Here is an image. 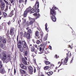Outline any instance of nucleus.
I'll return each instance as SVG.
<instances>
[{
    "mask_svg": "<svg viewBox=\"0 0 76 76\" xmlns=\"http://www.w3.org/2000/svg\"><path fill=\"white\" fill-rule=\"evenodd\" d=\"M44 48H43L42 49V52H44Z\"/></svg>",
    "mask_w": 76,
    "mask_h": 76,
    "instance_id": "nucleus-59",
    "label": "nucleus"
},
{
    "mask_svg": "<svg viewBox=\"0 0 76 76\" xmlns=\"http://www.w3.org/2000/svg\"><path fill=\"white\" fill-rule=\"evenodd\" d=\"M45 63L46 64H50V63L48 61H45Z\"/></svg>",
    "mask_w": 76,
    "mask_h": 76,
    "instance_id": "nucleus-34",
    "label": "nucleus"
},
{
    "mask_svg": "<svg viewBox=\"0 0 76 76\" xmlns=\"http://www.w3.org/2000/svg\"><path fill=\"white\" fill-rule=\"evenodd\" d=\"M68 57H69V54L66 53V57L64 61V62L65 63H66L67 62V61H68V60L69 59Z\"/></svg>",
    "mask_w": 76,
    "mask_h": 76,
    "instance_id": "nucleus-11",
    "label": "nucleus"
},
{
    "mask_svg": "<svg viewBox=\"0 0 76 76\" xmlns=\"http://www.w3.org/2000/svg\"><path fill=\"white\" fill-rule=\"evenodd\" d=\"M26 25L27 26H29V25H30V23H29V22L28 21V22H27L26 23Z\"/></svg>",
    "mask_w": 76,
    "mask_h": 76,
    "instance_id": "nucleus-29",
    "label": "nucleus"
},
{
    "mask_svg": "<svg viewBox=\"0 0 76 76\" xmlns=\"http://www.w3.org/2000/svg\"><path fill=\"white\" fill-rule=\"evenodd\" d=\"M22 44L23 48H26L27 49H28V46L26 42H25V41L24 40L22 41V42L20 40L18 43V48L19 49H20V50L21 52L23 51V48L22 46Z\"/></svg>",
    "mask_w": 76,
    "mask_h": 76,
    "instance_id": "nucleus-1",
    "label": "nucleus"
},
{
    "mask_svg": "<svg viewBox=\"0 0 76 76\" xmlns=\"http://www.w3.org/2000/svg\"><path fill=\"white\" fill-rule=\"evenodd\" d=\"M4 1L6 3V6L10 5L9 8V9L10 10V9H11V7H12V4H10L9 3V2L6 0H4Z\"/></svg>",
    "mask_w": 76,
    "mask_h": 76,
    "instance_id": "nucleus-9",
    "label": "nucleus"
},
{
    "mask_svg": "<svg viewBox=\"0 0 76 76\" xmlns=\"http://www.w3.org/2000/svg\"><path fill=\"white\" fill-rule=\"evenodd\" d=\"M35 36L36 37H38L39 36V32L36 31L35 33Z\"/></svg>",
    "mask_w": 76,
    "mask_h": 76,
    "instance_id": "nucleus-28",
    "label": "nucleus"
},
{
    "mask_svg": "<svg viewBox=\"0 0 76 76\" xmlns=\"http://www.w3.org/2000/svg\"><path fill=\"white\" fill-rule=\"evenodd\" d=\"M32 46V44H30V46H29V47L30 48H31V47H31Z\"/></svg>",
    "mask_w": 76,
    "mask_h": 76,
    "instance_id": "nucleus-60",
    "label": "nucleus"
},
{
    "mask_svg": "<svg viewBox=\"0 0 76 76\" xmlns=\"http://www.w3.org/2000/svg\"><path fill=\"white\" fill-rule=\"evenodd\" d=\"M22 62L23 63L25 64V65H28V64L27 63V62H26V61L25 59H22Z\"/></svg>",
    "mask_w": 76,
    "mask_h": 76,
    "instance_id": "nucleus-15",
    "label": "nucleus"
},
{
    "mask_svg": "<svg viewBox=\"0 0 76 76\" xmlns=\"http://www.w3.org/2000/svg\"><path fill=\"white\" fill-rule=\"evenodd\" d=\"M1 10H4V7H5V3L3 2L1 4Z\"/></svg>",
    "mask_w": 76,
    "mask_h": 76,
    "instance_id": "nucleus-8",
    "label": "nucleus"
},
{
    "mask_svg": "<svg viewBox=\"0 0 76 76\" xmlns=\"http://www.w3.org/2000/svg\"><path fill=\"white\" fill-rule=\"evenodd\" d=\"M42 50V48L40 47L39 48V51H41Z\"/></svg>",
    "mask_w": 76,
    "mask_h": 76,
    "instance_id": "nucleus-51",
    "label": "nucleus"
},
{
    "mask_svg": "<svg viewBox=\"0 0 76 76\" xmlns=\"http://www.w3.org/2000/svg\"><path fill=\"white\" fill-rule=\"evenodd\" d=\"M28 18L29 19V20H31L29 22L30 25H32L33 24L34 22H35V20L34 18H32L30 17H28Z\"/></svg>",
    "mask_w": 76,
    "mask_h": 76,
    "instance_id": "nucleus-6",
    "label": "nucleus"
},
{
    "mask_svg": "<svg viewBox=\"0 0 76 76\" xmlns=\"http://www.w3.org/2000/svg\"><path fill=\"white\" fill-rule=\"evenodd\" d=\"M15 29V28H11L10 29V35H12V36H13V34H15V32H14Z\"/></svg>",
    "mask_w": 76,
    "mask_h": 76,
    "instance_id": "nucleus-7",
    "label": "nucleus"
},
{
    "mask_svg": "<svg viewBox=\"0 0 76 76\" xmlns=\"http://www.w3.org/2000/svg\"><path fill=\"white\" fill-rule=\"evenodd\" d=\"M40 52H39L38 53L39 54H42V53H43V52H42V50L41 51H40Z\"/></svg>",
    "mask_w": 76,
    "mask_h": 76,
    "instance_id": "nucleus-44",
    "label": "nucleus"
},
{
    "mask_svg": "<svg viewBox=\"0 0 76 76\" xmlns=\"http://www.w3.org/2000/svg\"><path fill=\"white\" fill-rule=\"evenodd\" d=\"M0 46L1 48H5V45H3V44H1L0 45Z\"/></svg>",
    "mask_w": 76,
    "mask_h": 76,
    "instance_id": "nucleus-31",
    "label": "nucleus"
},
{
    "mask_svg": "<svg viewBox=\"0 0 76 76\" xmlns=\"http://www.w3.org/2000/svg\"><path fill=\"white\" fill-rule=\"evenodd\" d=\"M28 69L29 70V73L30 75H32L34 73V69L31 66H29L28 67Z\"/></svg>",
    "mask_w": 76,
    "mask_h": 76,
    "instance_id": "nucleus-5",
    "label": "nucleus"
},
{
    "mask_svg": "<svg viewBox=\"0 0 76 76\" xmlns=\"http://www.w3.org/2000/svg\"><path fill=\"white\" fill-rule=\"evenodd\" d=\"M23 1H24L23 0H19V2L20 3H21L23 2Z\"/></svg>",
    "mask_w": 76,
    "mask_h": 76,
    "instance_id": "nucleus-42",
    "label": "nucleus"
},
{
    "mask_svg": "<svg viewBox=\"0 0 76 76\" xmlns=\"http://www.w3.org/2000/svg\"><path fill=\"white\" fill-rule=\"evenodd\" d=\"M35 12V10L32 9L31 10H30V13H34Z\"/></svg>",
    "mask_w": 76,
    "mask_h": 76,
    "instance_id": "nucleus-30",
    "label": "nucleus"
},
{
    "mask_svg": "<svg viewBox=\"0 0 76 76\" xmlns=\"http://www.w3.org/2000/svg\"><path fill=\"white\" fill-rule=\"evenodd\" d=\"M3 68H4L3 67L2 65H0V70H1V69H3Z\"/></svg>",
    "mask_w": 76,
    "mask_h": 76,
    "instance_id": "nucleus-38",
    "label": "nucleus"
},
{
    "mask_svg": "<svg viewBox=\"0 0 76 76\" xmlns=\"http://www.w3.org/2000/svg\"><path fill=\"white\" fill-rule=\"evenodd\" d=\"M38 37V39H39V38H40V36H38L37 37Z\"/></svg>",
    "mask_w": 76,
    "mask_h": 76,
    "instance_id": "nucleus-62",
    "label": "nucleus"
},
{
    "mask_svg": "<svg viewBox=\"0 0 76 76\" xmlns=\"http://www.w3.org/2000/svg\"><path fill=\"white\" fill-rule=\"evenodd\" d=\"M73 60V58H72V60H71V61H70V63H72V62Z\"/></svg>",
    "mask_w": 76,
    "mask_h": 76,
    "instance_id": "nucleus-48",
    "label": "nucleus"
},
{
    "mask_svg": "<svg viewBox=\"0 0 76 76\" xmlns=\"http://www.w3.org/2000/svg\"><path fill=\"white\" fill-rule=\"evenodd\" d=\"M13 11L12 10L10 13L9 14V17H12V15H13Z\"/></svg>",
    "mask_w": 76,
    "mask_h": 76,
    "instance_id": "nucleus-18",
    "label": "nucleus"
},
{
    "mask_svg": "<svg viewBox=\"0 0 76 76\" xmlns=\"http://www.w3.org/2000/svg\"><path fill=\"white\" fill-rule=\"evenodd\" d=\"M10 1L11 3L12 4V5H13L14 4L15 2H14L15 0H10Z\"/></svg>",
    "mask_w": 76,
    "mask_h": 76,
    "instance_id": "nucleus-27",
    "label": "nucleus"
},
{
    "mask_svg": "<svg viewBox=\"0 0 76 76\" xmlns=\"http://www.w3.org/2000/svg\"><path fill=\"white\" fill-rule=\"evenodd\" d=\"M25 18H26V17H24V15L23 18H22V20H23V23H25L26 22V19Z\"/></svg>",
    "mask_w": 76,
    "mask_h": 76,
    "instance_id": "nucleus-26",
    "label": "nucleus"
},
{
    "mask_svg": "<svg viewBox=\"0 0 76 76\" xmlns=\"http://www.w3.org/2000/svg\"><path fill=\"white\" fill-rule=\"evenodd\" d=\"M0 73L2 74H5L6 73V71L4 70V68H3L2 69L0 70Z\"/></svg>",
    "mask_w": 76,
    "mask_h": 76,
    "instance_id": "nucleus-10",
    "label": "nucleus"
},
{
    "mask_svg": "<svg viewBox=\"0 0 76 76\" xmlns=\"http://www.w3.org/2000/svg\"><path fill=\"white\" fill-rule=\"evenodd\" d=\"M70 53L69 56H70H70H72V54L71 53V52L70 51L68 52V53Z\"/></svg>",
    "mask_w": 76,
    "mask_h": 76,
    "instance_id": "nucleus-46",
    "label": "nucleus"
},
{
    "mask_svg": "<svg viewBox=\"0 0 76 76\" xmlns=\"http://www.w3.org/2000/svg\"><path fill=\"white\" fill-rule=\"evenodd\" d=\"M62 60H63V59H62L61 60V63L59 66V67H60V66L62 64H63V62H62Z\"/></svg>",
    "mask_w": 76,
    "mask_h": 76,
    "instance_id": "nucleus-43",
    "label": "nucleus"
},
{
    "mask_svg": "<svg viewBox=\"0 0 76 76\" xmlns=\"http://www.w3.org/2000/svg\"><path fill=\"white\" fill-rule=\"evenodd\" d=\"M31 9V7H28L26 9L23 15L24 16V17H26L28 13L30 12Z\"/></svg>",
    "mask_w": 76,
    "mask_h": 76,
    "instance_id": "nucleus-3",
    "label": "nucleus"
},
{
    "mask_svg": "<svg viewBox=\"0 0 76 76\" xmlns=\"http://www.w3.org/2000/svg\"><path fill=\"white\" fill-rule=\"evenodd\" d=\"M30 48L31 51L34 52V51H35V48L34 46L32 47H30Z\"/></svg>",
    "mask_w": 76,
    "mask_h": 76,
    "instance_id": "nucleus-20",
    "label": "nucleus"
},
{
    "mask_svg": "<svg viewBox=\"0 0 76 76\" xmlns=\"http://www.w3.org/2000/svg\"><path fill=\"white\" fill-rule=\"evenodd\" d=\"M16 69H14V73L15 74L16 73Z\"/></svg>",
    "mask_w": 76,
    "mask_h": 76,
    "instance_id": "nucleus-53",
    "label": "nucleus"
},
{
    "mask_svg": "<svg viewBox=\"0 0 76 76\" xmlns=\"http://www.w3.org/2000/svg\"><path fill=\"white\" fill-rule=\"evenodd\" d=\"M8 25H9L10 24V21H9L7 23Z\"/></svg>",
    "mask_w": 76,
    "mask_h": 76,
    "instance_id": "nucleus-47",
    "label": "nucleus"
},
{
    "mask_svg": "<svg viewBox=\"0 0 76 76\" xmlns=\"http://www.w3.org/2000/svg\"><path fill=\"white\" fill-rule=\"evenodd\" d=\"M2 28H3V27L0 26V29H2Z\"/></svg>",
    "mask_w": 76,
    "mask_h": 76,
    "instance_id": "nucleus-61",
    "label": "nucleus"
},
{
    "mask_svg": "<svg viewBox=\"0 0 76 76\" xmlns=\"http://www.w3.org/2000/svg\"><path fill=\"white\" fill-rule=\"evenodd\" d=\"M20 73H22L23 74H25V73H26L25 71L22 69H20Z\"/></svg>",
    "mask_w": 76,
    "mask_h": 76,
    "instance_id": "nucleus-21",
    "label": "nucleus"
},
{
    "mask_svg": "<svg viewBox=\"0 0 76 76\" xmlns=\"http://www.w3.org/2000/svg\"><path fill=\"white\" fill-rule=\"evenodd\" d=\"M20 67L22 69H26V67L24 66L22 64H20Z\"/></svg>",
    "mask_w": 76,
    "mask_h": 76,
    "instance_id": "nucleus-16",
    "label": "nucleus"
},
{
    "mask_svg": "<svg viewBox=\"0 0 76 76\" xmlns=\"http://www.w3.org/2000/svg\"><path fill=\"white\" fill-rule=\"evenodd\" d=\"M31 33H28L27 34V38L28 39H29L31 38Z\"/></svg>",
    "mask_w": 76,
    "mask_h": 76,
    "instance_id": "nucleus-12",
    "label": "nucleus"
},
{
    "mask_svg": "<svg viewBox=\"0 0 76 76\" xmlns=\"http://www.w3.org/2000/svg\"><path fill=\"white\" fill-rule=\"evenodd\" d=\"M28 54V52L27 51H26L24 53V55L25 56H27V54Z\"/></svg>",
    "mask_w": 76,
    "mask_h": 76,
    "instance_id": "nucleus-37",
    "label": "nucleus"
},
{
    "mask_svg": "<svg viewBox=\"0 0 76 76\" xmlns=\"http://www.w3.org/2000/svg\"><path fill=\"white\" fill-rule=\"evenodd\" d=\"M2 56H3V57H1V60H2V61H5L6 62H7V63L8 62L9 60L6 59V54L4 53V52H3Z\"/></svg>",
    "mask_w": 76,
    "mask_h": 76,
    "instance_id": "nucleus-4",
    "label": "nucleus"
},
{
    "mask_svg": "<svg viewBox=\"0 0 76 76\" xmlns=\"http://www.w3.org/2000/svg\"><path fill=\"white\" fill-rule=\"evenodd\" d=\"M2 1H3V0H0V2H1V3H2Z\"/></svg>",
    "mask_w": 76,
    "mask_h": 76,
    "instance_id": "nucleus-55",
    "label": "nucleus"
},
{
    "mask_svg": "<svg viewBox=\"0 0 76 76\" xmlns=\"http://www.w3.org/2000/svg\"><path fill=\"white\" fill-rule=\"evenodd\" d=\"M49 49H50V50H51L52 48L51 46H49Z\"/></svg>",
    "mask_w": 76,
    "mask_h": 76,
    "instance_id": "nucleus-49",
    "label": "nucleus"
},
{
    "mask_svg": "<svg viewBox=\"0 0 76 76\" xmlns=\"http://www.w3.org/2000/svg\"><path fill=\"white\" fill-rule=\"evenodd\" d=\"M47 23H46L45 24V28L46 31H47V32H48V30H47Z\"/></svg>",
    "mask_w": 76,
    "mask_h": 76,
    "instance_id": "nucleus-32",
    "label": "nucleus"
},
{
    "mask_svg": "<svg viewBox=\"0 0 76 76\" xmlns=\"http://www.w3.org/2000/svg\"><path fill=\"white\" fill-rule=\"evenodd\" d=\"M53 73L52 72H48L47 73V75H51L52 74H53Z\"/></svg>",
    "mask_w": 76,
    "mask_h": 76,
    "instance_id": "nucleus-25",
    "label": "nucleus"
},
{
    "mask_svg": "<svg viewBox=\"0 0 76 76\" xmlns=\"http://www.w3.org/2000/svg\"><path fill=\"white\" fill-rule=\"evenodd\" d=\"M48 69V66H45L44 68L45 70H47Z\"/></svg>",
    "mask_w": 76,
    "mask_h": 76,
    "instance_id": "nucleus-41",
    "label": "nucleus"
},
{
    "mask_svg": "<svg viewBox=\"0 0 76 76\" xmlns=\"http://www.w3.org/2000/svg\"><path fill=\"white\" fill-rule=\"evenodd\" d=\"M53 9H54L55 10H57V7H55V6L53 7V8L51 9H52L53 10H54Z\"/></svg>",
    "mask_w": 76,
    "mask_h": 76,
    "instance_id": "nucleus-36",
    "label": "nucleus"
},
{
    "mask_svg": "<svg viewBox=\"0 0 76 76\" xmlns=\"http://www.w3.org/2000/svg\"><path fill=\"white\" fill-rule=\"evenodd\" d=\"M50 17L52 20L53 22H55L56 21V18L55 16V15H56V11L55 10H53V9L50 10Z\"/></svg>",
    "mask_w": 76,
    "mask_h": 76,
    "instance_id": "nucleus-2",
    "label": "nucleus"
},
{
    "mask_svg": "<svg viewBox=\"0 0 76 76\" xmlns=\"http://www.w3.org/2000/svg\"><path fill=\"white\" fill-rule=\"evenodd\" d=\"M7 57L8 58H10V54L8 55Z\"/></svg>",
    "mask_w": 76,
    "mask_h": 76,
    "instance_id": "nucleus-45",
    "label": "nucleus"
},
{
    "mask_svg": "<svg viewBox=\"0 0 76 76\" xmlns=\"http://www.w3.org/2000/svg\"><path fill=\"white\" fill-rule=\"evenodd\" d=\"M34 16H35L37 18H39V17H40V15L38 13H35L34 14Z\"/></svg>",
    "mask_w": 76,
    "mask_h": 76,
    "instance_id": "nucleus-14",
    "label": "nucleus"
},
{
    "mask_svg": "<svg viewBox=\"0 0 76 76\" xmlns=\"http://www.w3.org/2000/svg\"><path fill=\"white\" fill-rule=\"evenodd\" d=\"M24 35H26V31H25Z\"/></svg>",
    "mask_w": 76,
    "mask_h": 76,
    "instance_id": "nucleus-57",
    "label": "nucleus"
},
{
    "mask_svg": "<svg viewBox=\"0 0 76 76\" xmlns=\"http://www.w3.org/2000/svg\"><path fill=\"white\" fill-rule=\"evenodd\" d=\"M18 38H19V36L18 35L17 37V40L18 42V39H19Z\"/></svg>",
    "mask_w": 76,
    "mask_h": 76,
    "instance_id": "nucleus-50",
    "label": "nucleus"
},
{
    "mask_svg": "<svg viewBox=\"0 0 76 76\" xmlns=\"http://www.w3.org/2000/svg\"><path fill=\"white\" fill-rule=\"evenodd\" d=\"M3 16L4 18H7L8 16H7V14L6 12H4L3 14Z\"/></svg>",
    "mask_w": 76,
    "mask_h": 76,
    "instance_id": "nucleus-17",
    "label": "nucleus"
},
{
    "mask_svg": "<svg viewBox=\"0 0 76 76\" xmlns=\"http://www.w3.org/2000/svg\"><path fill=\"white\" fill-rule=\"evenodd\" d=\"M47 36L45 37L44 38L43 40L44 41H46L47 39Z\"/></svg>",
    "mask_w": 76,
    "mask_h": 76,
    "instance_id": "nucleus-35",
    "label": "nucleus"
},
{
    "mask_svg": "<svg viewBox=\"0 0 76 76\" xmlns=\"http://www.w3.org/2000/svg\"><path fill=\"white\" fill-rule=\"evenodd\" d=\"M7 9H8V5H6L5 11H7Z\"/></svg>",
    "mask_w": 76,
    "mask_h": 76,
    "instance_id": "nucleus-40",
    "label": "nucleus"
},
{
    "mask_svg": "<svg viewBox=\"0 0 76 76\" xmlns=\"http://www.w3.org/2000/svg\"><path fill=\"white\" fill-rule=\"evenodd\" d=\"M41 42V41L39 40H37L36 41V43L37 44H39Z\"/></svg>",
    "mask_w": 76,
    "mask_h": 76,
    "instance_id": "nucleus-23",
    "label": "nucleus"
},
{
    "mask_svg": "<svg viewBox=\"0 0 76 76\" xmlns=\"http://www.w3.org/2000/svg\"><path fill=\"white\" fill-rule=\"evenodd\" d=\"M39 12V10L36 9L35 10V12H36V13H38V12Z\"/></svg>",
    "mask_w": 76,
    "mask_h": 76,
    "instance_id": "nucleus-39",
    "label": "nucleus"
},
{
    "mask_svg": "<svg viewBox=\"0 0 76 76\" xmlns=\"http://www.w3.org/2000/svg\"><path fill=\"white\" fill-rule=\"evenodd\" d=\"M28 74H26V75H25L24 76H28Z\"/></svg>",
    "mask_w": 76,
    "mask_h": 76,
    "instance_id": "nucleus-64",
    "label": "nucleus"
},
{
    "mask_svg": "<svg viewBox=\"0 0 76 76\" xmlns=\"http://www.w3.org/2000/svg\"><path fill=\"white\" fill-rule=\"evenodd\" d=\"M33 47H34L35 48H36L37 50H39V48H38V45L37 44H33Z\"/></svg>",
    "mask_w": 76,
    "mask_h": 76,
    "instance_id": "nucleus-24",
    "label": "nucleus"
},
{
    "mask_svg": "<svg viewBox=\"0 0 76 76\" xmlns=\"http://www.w3.org/2000/svg\"><path fill=\"white\" fill-rule=\"evenodd\" d=\"M36 25H38L37 24V23H35L34 25H35V26H37V25H36Z\"/></svg>",
    "mask_w": 76,
    "mask_h": 76,
    "instance_id": "nucleus-52",
    "label": "nucleus"
},
{
    "mask_svg": "<svg viewBox=\"0 0 76 76\" xmlns=\"http://www.w3.org/2000/svg\"><path fill=\"white\" fill-rule=\"evenodd\" d=\"M40 35L41 38H42V37H43V35H44V33L42 31H40Z\"/></svg>",
    "mask_w": 76,
    "mask_h": 76,
    "instance_id": "nucleus-22",
    "label": "nucleus"
},
{
    "mask_svg": "<svg viewBox=\"0 0 76 76\" xmlns=\"http://www.w3.org/2000/svg\"><path fill=\"white\" fill-rule=\"evenodd\" d=\"M55 58H57V55H56V56L55 57Z\"/></svg>",
    "mask_w": 76,
    "mask_h": 76,
    "instance_id": "nucleus-54",
    "label": "nucleus"
},
{
    "mask_svg": "<svg viewBox=\"0 0 76 76\" xmlns=\"http://www.w3.org/2000/svg\"><path fill=\"white\" fill-rule=\"evenodd\" d=\"M70 47L71 48H72V47L70 45H69V47Z\"/></svg>",
    "mask_w": 76,
    "mask_h": 76,
    "instance_id": "nucleus-58",
    "label": "nucleus"
},
{
    "mask_svg": "<svg viewBox=\"0 0 76 76\" xmlns=\"http://www.w3.org/2000/svg\"><path fill=\"white\" fill-rule=\"evenodd\" d=\"M35 7L36 9H38V8H39V2L37 1L36 2Z\"/></svg>",
    "mask_w": 76,
    "mask_h": 76,
    "instance_id": "nucleus-13",
    "label": "nucleus"
},
{
    "mask_svg": "<svg viewBox=\"0 0 76 76\" xmlns=\"http://www.w3.org/2000/svg\"><path fill=\"white\" fill-rule=\"evenodd\" d=\"M36 72V69H34V73H35V72Z\"/></svg>",
    "mask_w": 76,
    "mask_h": 76,
    "instance_id": "nucleus-56",
    "label": "nucleus"
},
{
    "mask_svg": "<svg viewBox=\"0 0 76 76\" xmlns=\"http://www.w3.org/2000/svg\"><path fill=\"white\" fill-rule=\"evenodd\" d=\"M26 29L27 30H28V33H31L32 31H31V29H29V28L27 27Z\"/></svg>",
    "mask_w": 76,
    "mask_h": 76,
    "instance_id": "nucleus-19",
    "label": "nucleus"
},
{
    "mask_svg": "<svg viewBox=\"0 0 76 76\" xmlns=\"http://www.w3.org/2000/svg\"><path fill=\"white\" fill-rule=\"evenodd\" d=\"M2 42L3 43H6V40L5 39H2Z\"/></svg>",
    "mask_w": 76,
    "mask_h": 76,
    "instance_id": "nucleus-33",
    "label": "nucleus"
},
{
    "mask_svg": "<svg viewBox=\"0 0 76 76\" xmlns=\"http://www.w3.org/2000/svg\"><path fill=\"white\" fill-rule=\"evenodd\" d=\"M25 58L26 59V60H27V58H26V57H25Z\"/></svg>",
    "mask_w": 76,
    "mask_h": 76,
    "instance_id": "nucleus-63",
    "label": "nucleus"
}]
</instances>
